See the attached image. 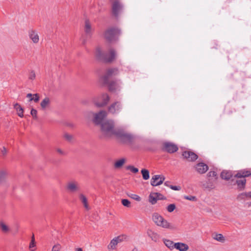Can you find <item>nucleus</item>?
Returning a JSON list of instances; mask_svg holds the SVG:
<instances>
[{
  "instance_id": "nucleus-1",
  "label": "nucleus",
  "mask_w": 251,
  "mask_h": 251,
  "mask_svg": "<svg viewBox=\"0 0 251 251\" xmlns=\"http://www.w3.org/2000/svg\"><path fill=\"white\" fill-rule=\"evenodd\" d=\"M95 56L97 60L105 63H110L115 59L116 56L115 50L111 49L109 52L103 51L100 48L98 47L96 50Z\"/></svg>"
},
{
  "instance_id": "nucleus-2",
  "label": "nucleus",
  "mask_w": 251,
  "mask_h": 251,
  "mask_svg": "<svg viewBox=\"0 0 251 251\" xmlns=\"http://www.w3.org/2000/svg\"><path fill=\"white\" fill-rule=\"evenodd\" d=\"M100 129L102 135L105 137H110L115 135L118 129L114 128L113 121L108 120L104 121L100 125Z\"/></svg>"
},
{
  "instance_id": "nucleus-3",
  "label": "nucleus",
  "mask_w": 251,
  "mask_h": 251,
  "mask_svg": "<svg viewBox=\"0 0 251 251\" xmlns=\"http://www.w3.org/2000/svg\"><path fill=\"white\" fill-rule=\"evenodd\" d=\"M115 136L119 138L123 143L132 144L135 139V136L131 134L126 132L124 130L118 129Z\"/></svg>"
},
{
  "instance_id": "nucleus-4",
  "label": "nucleus",
  "mask_w": 251,
  "mask_h": 251,
  "mask_svg": "<svg viewBox=\"0 0 251 251\" xmlns=\"http://www.w3.org/2000/svg\"><path fill=\"white\" fill-rule=\"evenodd\" d=\"M152 219L155 225L164 228H173V226L160 214L157 212H154L152 214Z\"/></svg>"
},
{
  "instance_id": "nucleus-5",
  "label": "nucleus",
  "mask_w": 251,
  "mask_h": 251,
  "mask_svg": "<svg viewBox=\"0 0 251 251\" xmlns=\"http://www.w3.org/2000/svg\"><path fill=\"white\" fill-rule=\"evenodd\" d=\"M120 33V30L118 28L111 27L105 31L104 36L108 42H112L117 41Z\"/></svg>"
},
{
  "instance_id": "nucleus-6",
  "label": "nucleus",
  "mask_w": 251,
  "mask_h": 251,
  "mask_svg": "<svg viewBox=\"0 0 251 251\" xmlns=\"http://www.w3.org/2000/svg\"><path fill=\"white\" fill-rule=\"evenodd\" d=\"M124 10V5L118 0H115L112 3V14L116 18L119 17V15Z\"/></svg>"
},
{
  "instance_id": "nucleus-7",
  "label": "nucleus",
  "mask_w": 251,
  "mask_h": 251,
  "mask_svg": "<svg viewBox=\"0 0 251 251\" xmlns=\"http://www.w3.org/2000/svg\"><path fill=\"white\" fill-rule=\"evenodd\" d=\"M162 150L169 153H173L177 151L178 148L176 145L170 142H165L163 144Z\"/></svg>"
},
{
  "instance_id": "nucleus-8",
  "label": "nucleus",
  "mask_w": 251,
  "mask_h": 251,
  "mask_svg": "<svg viewBox=\"0 0 251 251\" xmlns=\"http://www.w3.org/2000/svg\"><path fill=\"white\" fill-rule=\"evenodd\" d=\"M118 70L117 68H111L108 69L106 74L101 77V79L104 84H108L109 78L113 75H117Z\"/></svg>"
},
{
  "instance_id": "nucleus-9",
  "label": "nucleus",
  "mask_w": 251,
  "mask_h": 251,
  "mask_svg": "<svg viewBox=\"0 0 251 251\" xmlns=\"http://www.w3.org/2000/svg\"><path fill=\"white\" fill-rule=\"evenodd\" d=\"M107 112L104 110H101L94 114L93 122L96 125H100L102 123L103 119L106 117Z\"/></svg>"
},
{
  "instance_id": "nucleus-10",
  "label": "nucleus",
  "mask_w": 251,
  "mask_h": 251,
  "mask_svg": "<svg viewBox=\"0 0 251 251\" xmlns=\"http://www.w3.org/2000/svg\"><path fill=\"white\" fill-rule=\"evenodd\" d=\"M66 189L70 193H75L80 191V186L77 181H70L66 185Z\"/></svg>"
},
{
  "instance_id": "nucleus-11",
  "label": "nucleus",
  "mask_w": 251,
  "mask_h": 251,
  "mask_svg": "<svg viewBox=\"0 0 251 251\" xmlns=\"http://www.w3.org/2000/svg\"><path fill=\"white\" fill-rule=\"evenodd\" d=\"M122 109V104L120 101H116L112 103L108 108V112L112 114L119 113Z\"/></svg>"
},
{
  "instance_id": "nucleus-12",
  "label": "nucleus",
  "mask_w": 251,
  "mask_h": 251,
  "mask_svg": "<svg viewBox=\"0 0 251 251\" xmlns=\"http://www.w3.org/2000/svg\"><path fill=\"white\" fill-rule=\"evenodd\" d=\"M165 177L164 176L156 175L153 176L151 180V184L152 186H157L162 184Z\"/></svg>"
},
{
  "instance_id": "nucleus-13",
  "label": "nucleus",
  "mask_w": 251,
  "mask_h": 251,
  "mask_svg": "<svg viewBox=\"0 0 251 251\" xmlns=\"http://www.w3.org/2000/svg\"><path fill=\"white\" fill-rule=\"evenodd\" d=\"M182 155L184 158L191 162L196 161L198 158V156L195 153L190 151H183Z\"/></svg>"
},
{
  "instance_id": "nucleus-14",
  "label": "nucleus",
  "mask_w": 251,
  "mask_h": 251,
  "mask_svg": "<svg viewBox=\"0 0 251 251\" xmlns=\"http://www.w3.org/2000/svg\"><path fill=\"white\" fill-rule=\"evenodd\" d=\"M99 100L100 101L95 102V105L98 107H101L108 103L110 97L107 94H103L100 96Z\"/></svg>"
},
{
  "instance_id": "nucleus-15",
  "label": "nucleus",
  "mask_w": 251,
  "mask_h": 251,
  "mask_svg": "<svg viewBox=\"0 0 251 251\" xmlns=\"http://www.w3.org/2000/svg\"><path fill=\"white\" fill-rule=\"evenodd\" d=\"M122 82L120 80L112 81L108 84L109 90L112 93H117L121 89Z\"/></svg>"
},
{
  "instance_id": "nucleus-16",
  "label": "nucleus",
  "mask_w": 251,
  "mask_h": 251,
  "mask_svg": "<svg viewBox=\"0 0 251 251\" xmlns=\"http://www.w3.org/2000/svg\"><path fill=\"white\" fill-rule=\"evenodd\" d=\"M29 38L34 44H37L39 42V37L38 32L34 29H30L28 32Z\"/></svg>"
},
{
  "instance_id": "nucleus-17",
  "label": "nucleus",
  "mask_w": 251,
  "mask_h": 251,
  "mask_svg": "<svg viewBox=\"0 0 251 251\" xmlns=\"http://www.w3.org/2000/svg\"><path fill=\"white\" fill-rule=\"evenodd\" d=\"M195 169L198 173L203 174L207 171L208 167L206 164L201 162L198 163L195 166Z\"/></svg>"
},
{
  "instance_id": "nucleus-18",
  "label": "nucleus",
  "mask_w": 251,
  "mask_h": 251,
  "mask_svg": "<svg viewBox=\"0 0 251 251\" xmlns=\"http://www.w3.org/2000/svg\"><path fill=\"white\" fill-rule=\"evenodd\" d=\"M236 199L240 201H245L250 200L251 199V191L240 193L237 195Z\"/></svg>"
},
{
  "instance_id": "nucleus-19",
  "label": "nucleus",
  "mask_w": 251,
  "mask_h": 251,
  "mask_svg": "<svg viewBox=\"0 0 251 251\" xmlns=\"http://www.w3.org/2000/svg\"><path fill=\"white\" fill-rule=\"evenodd\" d=\"M251 176V171L250 170H241L239 171L235 175V177L238 178H242L248 177Z\"/></svg>"
},
{
  "instance_id": "nucleus-20",
  "label": "nucleus",
  "mask_w": 251,
  "mask_h": 251,
  "mask_svg": "<svg viewBox=\"0 0 251 251\" xmlns=\"http://www.w3.org/2000/svg\"><path fill=\"white\" fill-rule=\"evenodd\" d=\"M84 31L87 36L89 37L91 36L93 29L91 27V25L88 20H86L85 21Z\"/></svg>"
},
{
  "instance_id": "nucleus-21",
  "label": "nucleus",
  "mask_w": 251,
  "mask_h": 251,
  "mask_svg": "<svg viewBox=\"0 0 251 251\" xmlns=\"http://www.w3.org/2000/svg\"><path fill=\"white\" fill-rule=\"evenodd\" d=\"M147 234L148 236L150 237L152 241L155 242H157L159 238V235L154 231L151 229L147 230Z\"/></svg>"
},
{
  "instance_id": "nucleus-22",
  "label": "nucleus",
  "mask_w": 251,
  "mask_h": 251,
  "mask_svg": "<svg viewBox=\"0 0 251 251\" xmlns=\"http://www.w3.org/2000/svg\"><path fill=\"white\" fill-rule=\"evenodd\" d=\"M174 246L175 249L179 251H187L189 249V247L187 244L181 242L175 243Z\"/></svg>"
},
{
  "instance_id": "nucleus-23",
  "label": "nucleus",
  "mask_w": 251,
  "mask_h": 251,
  "mask_svg": "<svg viewBox=\"0 0 251 251\" xmlns=\"http://www.w3.org/2000/svg\"><path fill=\"white\" fill-rule=\"evenodd\" d=\"M236 183L237 184L239 190H240V191L243 190L245 188V185H246V179L245 178H243L242 179L237 180L236 181Z\"/></svg>"
},
{
  "instance_id": "nucleus-24",
  "label": "nucleus",
  "mask_w": 251,
  "mask_h": 251,
  "mask_svg": "<svg viewBox=\"0 0 251 251\" xmlns=\"http://www.w3.org/2000/svg\"><path fill=\"white\" fill-rule=\"evenodd\" d=\"M232 176L231 172L224 171L221 174V177L222 179L225 180H228Z\"/></svg>"
},
{
  "instance_id": "nucleus-25",
  "label": "nucleus",
  "mask_w": 251,
  "mask_h": 251,
  "mask_svg": "<svg viewBox=\"0 0 251 251\" xmlns=\"http://www.w3.org/2000/svg\"><path fill=\"white\" fill-rule=\"evenodd\" d=\"M14 108L16 110L18 116L20 117L24 116L23 112L24 110L21 106L18 103L14 104Z\"/></svg>"
},
{
  "instance_id": "nucleus-26",
  "label": "nucleus",
  "mask_w": 251,
  "mask_h": 251,
  "mask_svg": "<svg viewBox=\"0 0 251 251\" xmlns=\"http://www.w3.org/2000/svg\"><path fill=\"white\" fill-rule=\"evenodd\" d=\"M158 195L157 193H151L150 194L149 197V201L152 204H154L156 203L157 197L156 195Z\"/></svg>"
},
{
  "instance_id": "nucleus-27",
  "label": "nucleus",
  "mask_w": 251,
  "mask_h": 251,
  "mask_svg": "<svg viewBox=\"0 0 251 251\" xmlns=\"http://www.w3.org/2000/svg\"><path fill=\"white\" fill-rule=\"evenodd\" d=\"M163 242L165 246L167 247L170 250H173L175 249L174 245L175 243H174L173 241L168 240V239H163Z\"/></svg>"
},
{
  "instance_id": "nucleus-28",
  "label": "nucleus",
  "mask_w": 251,
  "mask_h": 251,
  "mask_svg": "<svg viewBox=\"0 0 251 251\" xmlns=\"http://www.w3.org/2000/svg\"><path fill=\"white\" fill-rule=\"evenodd\" d=\"M79 199L81 202L83 203L85 208L87 209H89V206L87 203V199L86 197L84 195L81 194L79 195Z\"/></svg>"
},
{
  "instance_id": "nucleus-29",
  "label": "nucleus",
  "mask_w": 251,
  "mask_h": 251,
  "mask_svg": "<svg viewBox=\"0 0 251 251\" xmlns=\"http://www.w3.org/2000/svg\"><path fill=\"white\" fill-rule=\"evenodd\" d=\"M50 100L49 98L46 97L41 102V106L43 109H45L50 104Z\"/></svg>"
},
{
  "instance_id": "nucleus-30",
  "label": "nucleus",
  "mask_w": 251,
  "mask_h": 251,
  "mask_svg": "<svg viewBox=\"0 0 251 251\" xmlns=\"http://www.w3.org/2000/svg\"><path fill=\"white\" fill-rule=\"evenodd\" d=\"M141 173L142 175L143 178L144 180H148L150 178V173L149 171L145 169H143L141 171Z\"/></svg>"
},
{
  "instance_id": "nucleus-31",
  "label": "nucleus",
  "mask_w": 251,
  "mask_h": 251,
  "mask_svg": "<svg viewBox=\"0 0 251 251\" xmlns=\"http://www.w3.org/2000/svg\"><path fill=\"white\" fill-rule=\"evenodd\" d=\"M7 174V172L5 170H0V183L3 182Z\"/></svg>"
},
{
  "instance_id": "nucleus-32",
  "label": "nucleus",
  "mask_w": 251,
  "mask_h": 251,
  "mask_svg": "<svg viewBox=\"0 0 251 251\" xmlns=\"http://www.w3.org/2000/svg\"><path fill=\"white\" fill-rule=\"evenodd\" d=\"M118 243L116 239L113 238L110 242L108 246V249L109 250H113L115 249L116 246Z\"/></svg>"
},
{
  "instance_id": "nucleus-33",
  "label": "nucleus",
  "mask_w": 251,
  "mask_h": 251,
  "mask_svg": "<svg viewBox=\"0 0 251 251\" xmlns=\"http://www.w3.org/2000/svg\"><path fill=\"white\" fill-rule=\"evenodd\" d=\"M126 160L125 158H122L115 162L114 164V167L115 168H121L125 163Z\"/></svg>"
},
{
  "instance_id": "nucleus-34",
  "label": "nucleus",
  "mask_w": 251,
  "mask_h": 251,
  "mask_svg": "<svg viewBox=\"0 0 251 251\" xmlns=\"http://www.w3.org/2000/svg\"><path fill=\"white\" fill-rule=\"evenodd\" d=\"M126 169L127 170H130L131 172H132L133 173H137L138 172L139 170L138 168L134 167L132 165H128L126 167Z\"/></svg>"
},
{
  "instance_id": "nucleus-35",
  "label": "nucleus",
  "mask_w": 251,
  "mask_h": 251,
  "mask_svg": "<svg viewBox=\"0 0 251 251\" xmlns=\"http://www.w3.org/2000/svg\"><path fill=\"white\" fill-rule=\"evenodd\" d=\"M214 239L221 242H223L225 241V238L222 234H216Z\"/></svg>"
},
{
  "instance_id": "nucleus-36",
  "label": "nucleus",
  "mask_w": 251,
  "mask_h": 251,
  "mask_svg": "<svg viewBox=\"0 0 251 251\" xmlns=\"http://www.w3.org/2000/svg\"><path fill=\"white\" fill-rule=\"evenodd\" d=\"M128 196L131 199L135 200L138 201H140L141 200V198L137 195L134 194H129Z\"/></svg>"
},
{
  "instance_id": "nucleus-37",
  "label": "nucleus",
  "mask_w": 251,
  "mask_h": 251,
  "mask_svg": "<svg viewBox=\"0 0 251 251\" xmlns=\"http://www.w3.org/2000/svg\"><path fill=\"white\" fill-rule=\"evenodd\" d=\"M176 205L174 203L169 204L166 208L169 212H172L176 209Z\"/></svg>"
},
{
  "instance_id": "nucleus-38",
  "label": "nucleus",
  "mask_w": 251,
  "mask_h": 251,
  "mask_svg": "<svg viewBox=\"0 0 251 251\" xmlns=\"http://www.w3.org/2000/svg\"><path fill=\"white\" fill-rule=\"evenodd\" d=\"M184 198L186 200H189L193 201H196L197 200V198L193 196H184Z\"/></svg>"
},
{
  "instance_id": "nucleus-39",
  "label": "nucleus",
  "mask_w": 251,
  "mask_h": 251,
  "mask_svg": "<svg viewBox=\"0 0 251 251\" xmlns=\"http://www.w3.org/2000/svg\"><path fill=\"white\" fill-rule=\"evenodd\" d=\"M122 204L127 207H129L130 206V202L127 199H123L122 200Z\"/></svg>"
},
{
  "instance_id": "nucleus-40",
  "label": "nucleus",
  "mask_w": 251,
  "mask_h": 251,
  "mask_svg": "<svg viewBox=\"0 0 251 251\" xmlns=\"http://www.w3.org/2000/svg\"><path fill=\"white\" fill-rule=\"evenodd\" d=\"M0 227L3 231L6 232L8 230V228L7 226L6 225H5L4 223H1L0 224Z\"/></svg>"
},
{
  "instance_id": "nucleus-41",
  "label": "nucleus",
  "mask_w": 251,
  "mask_h": 251,
  "mask_svg": "<svg viewBox=\"0 0 251 251\" xmlns=\"http://www.w3.org/2000/svg\"><path fill=\"white\" fill-rule=\"evenodd\" d=\"M60 249L61 245L59 244H57L53 246L51 251H59Z\"/></svg>"
},
{
  "instance_id": "nucleus-42",
  "label": "nucleus",
  "mask_w": 251,
  "mask_h": 251,
  "mask_svg": "<svg viewBox=\"0 0 251 251\" xmlns=\"http://www.w3.org/2000/svg\"><path fill=\"white\" fill-rule=\"evenodd\" d=\"M36 75L34 71H31L29 75V79L30 80H34L35 78Z\"/></svg>"
},
{
  "instance_id": "nucleus-43",
  "label": "nucleus",
  "mask_w": 251,
  "mask_h": 251,
  "mask_svg": "<svg viewBox=\"0 0 251 251\" xmlns=\"http://www.w3.org/2000/svg\"><path fill=\"white\" fill-rule=\"evenodd\" d=\"M34 97L33 98H30L29 99V101L34 100L35 102H37L39 100V96L37 94H35L34 95Z\"/></svg>"
},
{
  "instance_id": "nucleus-44",
  "label": "nucleus",
  "mask_w": 251,
  "mask_h": 251,
  "mask_svg": "<svg viewBox=\"0 0 251 251\" xmlns=\"http://www.w3.org/2000/svg\"><path fill=\"white\" fill-rule=\"evenodd\" d=\"M37 111L35 109L32 108L31 110L30 114H31V115L33 116V117L34 119H36L37 118Z\"/></svg>"
},
{
  "instance_id": "nucleus-45",
  "label": "nucleus",
  "mask_w": 251,
  "mask_h": 251,
  "mask_svg": "<svg viewBox=\"0 0 251 251\" xmlns=\"http://www.w3.org/2000/svg\"><path fill=\"white\" fill-rule=\"evenodd\" d=\"M64 138L68 141H71L73 139V136L69 134L68 133H65L64 134Z\"/></svg>"
},
{
  "instance_id": "nucleus-46",
  "label": "nucleus",
  "mask_w": 251,
  "mask_h": 251,
  "mask_svg": "<svg viewBox=\"0 0 251 251\" xmlns=\"http://www.w3.org/2000/svg\"><path fill=\"white\" fill-rule=\"evenodd\" d=\"M124 237V236L123 235V236H118L117 237H115L114 239H116V241H117V243H119L123 241Z\"/></svg>"
},
{
  "instance_id": "nucleus-47",
  "label": "nucleus",
  "mask_w": 251,
  "mask_h": 251,
  "mask_svg": "<svg viewBox=\"0 0 251 251\" xmlns=\"http://www.w3.org/2000/svg\"><path fill=\"white\" fill-rule=\"evenodd\" d=\"M156 193L158 194V195H156V197H157L156 199H157V201L158 200H165V199H166V198L164 196H163L162 194H161L159 193H157V192H156Z\"/></svg>"
},
{
  "instance_id": "nucleus-48",
  "label": "nucleus",
  "mask_w": 251,
  "mask_h": 251,
  "mask_svg": "<svg viewBox=\"0 0 251 251\" xmlns=\"http://www.w3.org/2000/svg\"><path fill=\"white\" fill-rule=\"evenodd\" d=\"M207 176L208 177H216L217 176V173L215 171H210L209 172H208Z\"/></svg>"
},
{
  "instance_id": "nucleus-49",
  "label": "nucleus",
  "mask_w": 251,
  "mask_h": 251,
  "mask_svg": "<svg viewBox=\"0 0 251 251\" xmlns=\"http://www.w3.org/2000/svg\"><path fill=\"white\" fill-rule=\"evenodd\" d=\"M170 188L173 190H175V191H179L181 189V187L180 186H174V185H170Z\"/></svg>"
},
{
  "instance_id": "nucleus-50",
  "label": "nucleus",
  "mask_w": 251,
  "mask_h": 251,
  "mask_svg": "<svg viewBox=\"0 0 251 251\" xmlns=\"http://www.w3.org/2000/svg\"><path fill=\"white\" fill-rule=\"evenodd\" d=\"M35 247V244H34V240H32L31 242L30 243L29 245V248L31 249L32 251H33L34 249H33L32 248Z\"/></svg>"
},
{
  "instance_id": "nucleus-51",
  "label": "nucleus",
  "mask_w": 251,
  "mask_h": 251,
  "mask_svg": "<svg viewBox=\"0 0 251 251\" xmlns=\"http://www.w3.org/2000/svg\"><path fill=\"white\" fill-rule=\"evenodd\" d=\"M1 154L3 155H6V153H7V150L6 149V148L3 147L1 151Z\"/></svg>"
},
{
  "instance_id": "nucleus-52",
  "label": "nucleus",
  "mask_w": 251,
  "mask_h": 251,
  "mask_svg": "<svg viewBox=\"0 0 251 251\" xmlns=\"http://www.w3.org/2000/svg\"><path fill=\"white\" fill-rule=\"evenodd\" d=\"M56 151L60 154L63 155L64 154V152L60 149H57Z\"/></svg>"
},
{
  "instance_id": "nucleus-53",
  "label": "nucleus",
  "mask_w": 251,
  "mask_h": 251,
  "mask_svg": "<svg viewBox=\"0 0 251 251\" xmlns=\"http://www.w3.org/2000/svg\"><path fill=\"white\" fill-rule=\"evenodd\" d=\"M170 181H167L164 182V185L170 188V186L171 185H170Z\"/></svg>"
},
{
  "instance_id": "nucleus-54",
  "label": "nucleus",
  "mask_w": 251,
  "mask_h": 251,
  "mask_svg": "<svg viewBox=\"0 0 251 251\" xmlns=\"http://www.w3.org/2000/svg\"><path fill=\"white\" fill-rule=\"evenodd\" d=\"M26 97L28 98L29 99L33 98H32V95L31 93L27 94V95H26Z\"/></svg>"
},
{
  "instance_id": "nucleus-55",
  "label": "nucleus",
  "mask_w": 251,
  "mask_h": 251,
  "mask_svg": "<svg viewBox=\"0 0 251 251\" xmlns=\"http://www.w3.org/2000/svg\"><path fill=\"white\" fill-rule=\"evenodd\" d=\"M75 251H82V250L81 248H79L76 249Z\"/></svg>"
},
{
  "instance_id": "nucleus-56",
  "label": "nucleus",
  "mask_w": 251,
  "mask_h": 251,
  "mask_svg": "<svg viewBox=\"0 0 251 251\" xmlns=\"http://www.w3.org/2000/svg\"><path fill=\"white\" fill-rule=\"evenodd\" d=\"M132 251H138V249H137V248H135H135H134L133 249V250H132Z\"/></svg>"
},
{
  "instance_id": "nucleus-57",
  "label": "nucleus",
  "mask_w": 251,
  "mask_h": 251,
  "mask_svg": "<svg viewBox=\"0 0 251 251\" xmlns=\"http://www.w3.org/2000/svg\"><path fill=\"white\" fill-rule=\"evenodd\" d=\"M159 179H157V180H156V182H157L158 181H159Z\"/></svg>"
},
{
  "instance_id": "nucleus-58",
  "label": "nucleus",
  "mask_w": 251,
  "mask_h": 251,
  "mask_svg": "<svg viewBox=\"0 0 251 251\" xmlns=\"http://www.w3.org/2000/svg\"><path fill=\"white\" fill-rule=\"evenodd\" d=\"M249 205H251V202H250Z\"/></svg>"
}]
</instances>
